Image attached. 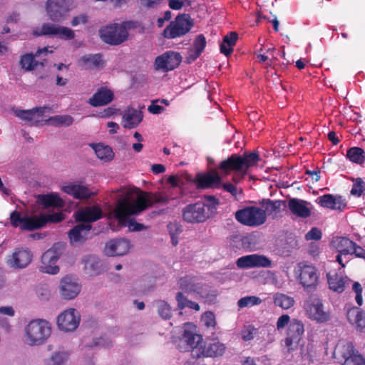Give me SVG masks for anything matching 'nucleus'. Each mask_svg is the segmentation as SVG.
<instances>
[{"instance_id":"1","label":"nucleus","mask_w":365,"mask_h":365,"mask_svg":"<svg viewBox=\"0 0 365 365\" xmlns=\"http://www.w3.org/2000/svg\"><path fill=\"white\" fill-rule=\"evenodd\" d=\"M168 197L162 193L142 192L138 189L124 190L117 201L113 210L115 217L132 232L141 231L146 227L133 219H127L128 216L136 215L154 204L165 205Z\"/></svg>"},{"instance_id":"2","label":"nucleus","mask_w":365,"mask_h":365,"mask_svg":"<svg viewBox=\"0 0 365 365\" xmlns=\"http://www.w3.org/2000/svg\"><path fill=\"white\" fill-rule=\"evenodd\" d=\"M259 160L257 152H245L243 155L234 154L227 159L221 161L219 168L226 174L232 170L241 179L246 175L250 168L257 164Z\"/></svg>"},{"instance_id":"3","label":"nucleus","mask_w":365,"mask_h":365,"mask_svg":"<svg viewBox=\"0 0 365 365\" xmlns=\"http://www.w3.org/2000/svg\"><path fill=\"white\" fill-rule=\"evenodd\" d=\"M51 334L50 323L41 319L30 321L24 329V342L29 346L43 344Z\"/></svg>"},{"instance_id":"4","label":"nucleus","mask_w":365,"mask_h":365,"mask_svg":"<svg viewBox=\"0 0 365 365\" xmlns=\"http://www.w3.org/2000/svg\"><path fill=\"white\" fill-rule=\"evenodd\" d=\"M137 26L138 23L134 21L110 24L102 27L99 30V35L103 42L112 46H118L127 41L128 31L135 29Z\"/></svg>"},{"instance_id":"5","label":"nucleus","mask_w":365,"mask_h":365,"mask_svg":"<svg viewBox=\"0 0 365 365\" xmlns=\"http://www.w3.org/2000/svg\"><path fill=\"white\" fill-rule=\"evenodd\" d=\"M62 220L58 215H48L35 217L21 216L20 212L14 211L10 215L11 223L14 227H20L22 230H34L46 225L48 222H59Z\"/></svg>"},{"instance_id":"6","label":"nucleus","mask_w":365,"mask_h":365,"mask_svg":"<svg viewBox=\"0 0 365 365\" xmlns=\"http://www.w3.org/2000/svg\"><path fill=\"white\" fill-rule=\"evenodd\" d=\"M193 26V20L189 14H178L163 30V36L168 39L182 37L187 34Z\"/></svg>"},{"instance_id":"7","label":"nucleus","mask_w":365,"mask_h":365,"mask_svg":"<svg viewBox=\"0 0 365 365\" xmlns=\"http://www.w3.org/2000/svg\"><path fill=\"white\" fill-rule=\"evenodd\" d=\"M21 120L29 126L41 127L53 125L56 127L69 126L73 122L71 115H18Z\"/></svg>"},{"instance_id":"8","label":"nucleus","mask_w":365,"mask_h":365,"mask_svg":"<svg viewBox=\"0 0 365 365\" xmlns=\"http://www.w3.org/2000/svg\"><path fill=\"white\" fill-rule=\"evenodd\" d=\"M235 219L242 225L250 227H258L267 220L265 211L256 206H247L235 213Z\"/></svg>"},{"instance_id":"9","label":"nucleus","mask_w":365,"mask_h":365,"mask_svg":"<svg viewBox=\"0 0 365 365\" xmlns=\"http://www.w3.org/2000/svg\"><path fill=\"white\" fill-rule=\"evenodd\" d=\"M65 250V245L56 243L52 247L46 251L41 256V264L39 270L43 273L56 274L59 272V267L55 265Z\"/></svg>"},{"instance_id":"10","label":"nucleus","mask_w":365,"mask_h":365,"mask_svg":"<svg viewBox=\"0 0 365 365\" xmlns=\"http://www.w3.org/2000/svg\"><path fill=\"white\" fill-rule=\"evenodd\" d=\"M297 279L307 292H313L318 284L319 274L317 269L304 262H300L295 269Z\"/></svg>"},{"instance_id":"11","label":"nucleus","mask_w":365,"mask_h":365,"mask_svg":"<svg viewBox=\"0 0 365 365\" xmlns=\"http://www.w3.org/2000/svg\"><path fill=\"white\" fill-rule=\"evenodd\" d=\"M210 217V212L207 210L206 205L202 202L188 205L182 210L183 220L188 223L203 222Z\"/></svg>"},{"instance_id":"12","label":"nucleus","mask_w":365,"mask_h":365,"mask_svg":"<svg viewBox=\"0 0 365 365\" xmlns=\"http://www.w3.org/2000/svg\"><path fill=\"white\" fill-rule=\"evenodd\" d=\"M336 351L344 359L343 365H365L364 359L355 351L351 342L339 344L336 347Z\"/></svg>"},{"instance_id":"13","label":"nucleus","mask_w":365,"mask_h":365,"mask_svg":"<svg viewBox=\"0 0 365 365\" xmlns=\"http://www.w3.org/2000/svg\"><path fill=\"white\" fill-rule=\"evenodd\" d=\"M309 317L318 322H326L330 319V314L324 309L322 301L317 297L310 298L305 304Z\"/></svg>"},{"instance_id":"14","label":"nucleus","mask_w":365,"mask_h":365,"mask_svg":"<svg viewBox=\"0 0 365 365\" xmlns=\"http://www.w3.org/2000/svg\"><path fill=\"white\" fill-rule=\"evenodd\" d=\"M80 320L79 312L75 309H68L58 315L57 325L63 331H73L78 327Z\"/></svg>"},{"instance_id":"15","label":"nucleus","mask_w":365,"mask_h":365,"mask_svg":"<svg viewBox=\"0 0 365 365\" xmlns=\"http://www.w3.org/2000/svg\"><path fill=\"white\" fill-rule=\"evenodd\" d=\"M181 61L182 56L179 53L168 51L155 58V66L158 70L167 72L178 67Z\"/></svg>"},{"instance_id":"16","label":"nucleus","mask_w":365,"mask_h":365,"mask_svg":"<svg viewBox=\"0 0 365 365\" xmlns=\"http://www.w3.org/2000/svg\"><path fill=\"white\" fill-rule=\"evenodd\" d=\"M304 332L303 323L296 319L291 321L288 327L287 336L284 340L289 351L295 349L302 339Z\"/></svg>"},{"instance_id":"17","label":"nucleus","mask_w":365,"mask_h":365,"mask_svg":"<svg viewBox=\"0 0 365 365\" xmlns=\"http://www.w3.org/2000/svg\"><path fill=\"white\" fill-rule=\"evenodd\" d=\"M73 0H48L46 11L53 21H60L69 11Z\"/></svg>"},{"instance_id":"18","label":"nucleus","mask_w":365,"mask_h":365,"mask_svg":"<svg viewBox=\"0 0 365 365\" xmlns=\"http://www.w3.org/2000/svg\"><path fill=\"white\" fill-rule=\"evenodd\" d=\"M83 270L88 277L99 275L107 270L103 261L96 255H88L81 258Z\"/></svg>"},{"instance_id":"19","label":"nucleus","mask_w":365,"mask_h":365,"mask_svg":"<svg viewBox=\"0 0 365 365\" xmlns=\"http://www.w3.org/2000/svg\"><path fill=\"white\" fill-rule=\"evenodd\" d=\"M76 222L89 223L91 225L103 217V212L98 205L86 206L78 210L74 213Z\"/></svg>"},{"instance_id":"20","label":"nucleus","mask_w":365,"mask_h":365,"mask_svg":"<svg viewBox=\"0 0 365 365\" xmlns=\"http://www.w3.org/2000/svg\"><path fill=\"white\" fill-rule=\"evenodd\" d=\"M33 255L28 249L16 248L8 256L7 264L12 268L23 269L27 267L32 260Z\"/></svg>"},{"instance_id":"21","label":"nucleus","mask_w":365,"mask_h":365,"mask_svg":"<svg viewBox=\"0 0 365 365\" xmlns=\"http://www.w3.org/2000/svg\"><path fill=\"white\" fill-rule=\"evenodd\" d=\"M38 35L56 36L64 40H71L75 37L74 31L72 29L51 23L43 24Z\"/></svg>"},{"instance_id":"22","label":"nucleus","mask_w":365,"mask_h":365,"mask_svg":"<svg viewBox=\"0 0 365 365\" xmlns=\"http://www.w3.org/2000/svg\"><path fill=\"white\" fill-rule=\"evenodd\" d=\"M81 291V285L77 279L70 276H66L60 282L59 292L61 297L66 300L74 299Z\"/></svg>"},{"instance_id":"23","label":"nucleus","mask_w":365,"mask_h":365,"mask_svg":"<svg viewBox=\"0 0 365 365\" xmlns=\"http://www.w3.org/2000/svg\"><path fill=\"white\" fill-rule=\"evenodd\" d=\"M130 242L125 238L111 240L106 244L104 252L108 256H122L128 253Z\"/></svg>"},{"instance_id":"24","label":"nucleus","mask_w":365,"mask_h":365,"mask_svg":"<svg viewBox=\"0 0 365 365\" xmlns=\"http://www.w3.org/2000/svg\"><path fill=\"white\" fill-rule=\"evenodd\" d=\"M226 346L220 341H212L207 345L201 346L200 349H195L193 358L198 359L201 356L219 357L224 354Z\"/></svg>"},{"instance_id":"25","label":"nucleus","mask_w":365,"mask_h":365,"mask_svg":"<svg viewBox=\"0 0 365 365\" xmlns=\"http://www.w3.org/2000/svg\"><path fill=\"white\" fill-rule=\"evenodd\" d=\"M236 264L238 267L242 269L269 267L271 265V261L263 255H250L237 259Z\"/></svg>"},{"instance_id":"26","label":"nucleus","mask_w":365,"mask_h":365,"mask_svg":"<svg viewBox=\"0 0 365 365\" xmlns=\"http://www.w3.org/2000/svg\"><path fill=\"white\" fill-rule=\"evenodd\" d=\"M194 327L192 323L184 324L183 334L180 341L187 344V351L191 350L192 356L195 349H200L202 345V337L201 335L194 333L190 328Z\"/></svg>"},{"instance_id":"27","label":"nucleus","mask_w":365,"mask_h":365,"mask_svg":"<svg viewBox=\"0 0 365 365\" xmlns=\"http://www.w3.org/2000/svg\"><path fill=\"white\" fill-rule=\"evenodd\" d=\"M48 52V48L44 47L43 48L38 49L35 53H30L23 55L20 59L21 68L29 71L34 70L38 65L44 66L46 59L36 60V58L40 57L41 54L46 55Z\"/></svg>"},{"instance_id":"28","label":"nucleus","mask_w":365,"mask_h":365,"mask_svg":"<svg viewBox=\"0 0 365 365\" xmlns=\"http://www.w3.org/2000/svg\"><path fill=\"white\" fill-rule=\"evenodd\" d=\"M92 225L89 223L80 222L68 232L71 243L73 245H82L88 239Z\"/></svg>"},{"instance_id":"29","label":"nucleus","mask_w":365,"mask_h":365,"mask_svg":"<svg viewBox=\"0 0 365 365\" xmlns=\"http://www.w3.org/2000/svg\"><path fill=\"white\" fill-rule=\"evenodd\" d=\"M317 202L323 207L338 211H342L346 206V202L341 196L331 194H326L319 197Z\"/></svg>"},{"instance_id":"30","label":"nucleus","mask_w":365,"mask_h":365,"mask_svg":"<svg viewBox=\"0 0 365 365\" xmlns=\"http://www.w3.org/2000/svg\"><path fill=\"white\" fill-rule=\"evenodd\" d=\"M310 203L302 199L291 198L288 201V208L291 212L299 218H307L311 216Z\"/></svg>"},{"instance_id":"31","label":"nucleus","mask_w":365,"mask_h":365,"mask_svg":"<svg viewBox=\"0 0 365 365\" xmlns=\"http://www.w3.org/2000/svg\"><path fill=\"white\" fill-rule=\"evenodd\" d=\"M195 182L200 188L218 187L221 184V178L216 171H211L205 174H197Z\"/></svg>"},{"instance_id":"32","label":"nucleus","mask_w":365,"mask_h":365,"mask_svg":"<svg viewBox=\"0 0 365 365\" xmlns=\"http://www.w3.org/2000/svg\"><path fill=\"white\" fill-rule=\"evenodd\" d=\"M113 99V93L106 87L99 88L93 96L89 99V103L94 106H106L110 103Z\"/></svg>"},{"instance_id":"33","label":"nucleus","mask_w":365,"mask_h":365,"mask_svg":"<svg viewBox=\"0 0 365 365\" xmlns=\"http://www.w3.org/2000/svg\"><path fill=\"white\" fill-rule=\"evenodd\" d=\"M346 317L349 323L355 325L359 331L365 333V312L357 307H353L348 310Z\"/></svg>"},{"instance_id":"34","label":"nucleus","mask_w":365,"mask_h":365,"mask_svg":"<svg viewBox=\"0 0 365 365\" xmlns=\"http://www.w3.org/2000/svg\"><path fill=\"white\" fill-rule=\"evenodd\" d=\"M63 190L76 199H88L93 194L87 187L78 184L64 186Z\"/></svg>"},{"instance_id":"35","label":"nucleus","mask_w":365,"mask_h":365,"mask_svg":"<svg viewBox=\"0 0 365 365\" xmlns=\"http://www.w3.org/2000/svg\"><path fill=\"white\" fill-rule=\"evenodd\" d=\"M260 204L264 208L265 214L271 215L273 218L279 215L282 207H285V201L271 200L270 199H263Z\"/></svg>"},{"instance_id":"36","label":"nucleus","mask_w":365,"mask_h":365,"mask_svg":"<svg viewBox=\"0 0 365 365\" xmlns=\"http://www.w3.org/2000/svg\"><path fill=\"white\" fill-rule=\"evenodd\" d=\"M70 354L67 351L58 350L44 360V365H68Z\"/></svg>"},{"instance_id":"37","label":"nucleus","mask_w":365,"mask_h":365,"mask_svg":"<svg viewBox=\"0 0 365 365\" xmlns=\"http://www.w3.org/2000/svg\"><path fill=\"white\" fill-rule=\"evenodd\" d=\"M327 279L329 288L334 292L341 293L344 291L346 286H349L351 280L347 277H342L336 274H327Z\"/></svg>"},{"instance_id":"38","label":"nucleus","mask_w":365,"mask_h":365,"mask_svg":"<svg viewBox=\"0 0 365 365\" xmlns=\"http://www.w3.org/2000/svg\"><path fill=\"white\" fill-rule=\"evenodd\" d=\"M179 284L182 292L197 295H198L202 286V284L197 282L195 279L188 277L181 278Z\"/></svg>"},{"instance_id":"39","label":"nucleus","mask_w":365,"mask_h":365,"mask_svg":"<svg viewBox=\"0 0 365 365\" xmlns=\"http://www.w3.org/2000/svg\"><path fill=\"white\" fill-rule=\"evenodd\" d=\"M238 39V34L235 31H231L222 38L220 45V52L226 56H229L233 52V47Z\"/></svg>"},{"instance_id":"40","label":"nucleus","mask_w":365,"mask_h":365,"mask_svg":"<svg viewBox=\"0 0 365 365\" xmlns=\"http://www.w3.org/2000/svg\"><path fill=\"white\" fill-rule=\"evenodd\" d=\"M354 242L345 237H335L332 239V245L341 255L344 256L351 253Z\"/></svg>"},{"instance_id":"41","label":"nucleus","mask_w":365,"mask_h":365,"mask_svg":"<svg viewBox=\"0 0 365 365\" xmlns=\"http://www.w3.org/2000/svg\"><path fill=\"white\" fill-rule=\"evenodd\" d=\"M38 202L43 205L45 207H61L63 205V202L61 198L56 195H40L38 196Z\"/></svg>"},{"instance_id":"42","label":"nucleus","mask_w":365,"mask_h":365,"mask_svg":"<svg viewBox=\"0 0 365 365\" xmlns=\"http://www.w3.org/2000/svg\"><path fill=\"white\" fill-rule=\"evenodd\" d=\"M93 148L96 156L104 161H110L114 157V153L110 147L102 144L93 145Z\"/></svg>"},{"instance_id":"43","label":"nucleus","mask_w":365,"mask_h":365,"mask_svg":"<svg viewBox=\"0 0 365 365\" xmlns=\"http://www.w3.org/2000/svg\"><path fill=\"white\" fill-rule=\"evenodd\" d=\"M274 303L276 306L283 309H288L294 304V300L292 297L282 293H277L274 296Z\"/></svg>"},{"instance_id":"44","label":"nucleus","mask_w":365,"mask_h":365,"mask_svg":"<svg viewBox=\"0 0 365 365\" xmlns=\"http://www.w3.org/2000/svg\"><path fill=\"white\" fill-rule=\"evenodd\" d=\"M346 157L353 163L362 164L365 160V153L359 147H353L347 150Z\"/></svg>"},{"instance_id":"45","label":"nucleus","mask_w":365,"mask_h":365,"mask_svg":"<svg viewBox=\"0 0 365 365\" xmlns=\"http://www.w3.org/2000/svg\"><path fill=\"white\" fill-rule=\"evenodd\" d=\"M81 61L87 66L88 68L99 67L103 64L102 55L100 53L85 55L82 56Z\"/></svg>"},{"instance_id":"46","label":"nucleus","mask_w":365,"mask_h":365,"mask_svg":"<svg viewBox=\"0 0 365 365\" xmlns=\"http://www.w3.org/2000/svg\"><path fill=\"white\" fill-rule=\"evenodd\" d=\"M154 305L160 317L164 319H168L171 317L172 309L167 302L164 300H156L154 302Z\"/></svg>"},{"instance_id":"47","label":"nucleus","mask_w":365,"mask_h":365,"mask_svg":"<svg viewBox=\"0 0 365 365\" xmlns=\"http://www.w3.org/2000/svg\"><path fill=\"white\" fill-rule=\"evenodd\" d=\"M13 114H44L52 112V108L49 106L35 107L31 109L21 110L19 108H12Z\"/></svg>"},{"instance_id":"48","label":"nucleus","mask_w":365,"mask_h":365,"mask_svg":"<svg viewBox=\"0 0 365 365\" xmlns=\"http://www.w3.org/2000/svg\"><path fill=\"white\" fill-rule=\"evenodd\" d=\"M198 295L204 299L205 302L212 304L215 302L217 292L215 289H210L208 286L202 284Z\"/></svg>"},{"instance_id":"49","label":"nucleus","mask_w":365,"mask_h":365,"mask_svg":"<svg viewBox=\"0 0 365 365\" xmlns=\"http://www.w3.org/2000/svg\"><path fill=\"white\" fill-rule=\"evenodd\" d=\"M112 346V341L106 336L94 338L89 344L91 348H108Z\"/></svg>"},{"instance_id":"50","label":"nucleus","mask_w":365,"mask_h":365,"mask_svg":"<svg viewBox=\"0 0 365 365\" xmlns=\"http://www.w3.org/2000/svg\"><path fill=\"white\" fill-rule=\"evenodd\" d=\"M143 120V115H123L122 124L126 128H135Z\"/></svg>"},{"instance_id":"51","label":"nucleus","mask_w":365,"mask_h":365,"mask_svg":"<svg viewBox=\"0 0 365 365\" xmlns=\"http://www.w3.org/2000/svg\"><path fill=\"white\" fill-rule=\"evenodd\" d=\"M262 302V299L258 297L255 296H247L241 298L237 302V305L240 308L252 307L254 305L259 304Z\"/></svg>"},{"instance_id":"52","label":"nucleus","mask_w":365,"mask_h":365,"mask_svg":"<svg viewBox=\"0 0 365 365\" xmlns=\"http://www.w3.org/2000/svg\"><path fill=\"white\" fill-rule=\"evenodd\" d=\"M206 46V38L202 34L198 35L194 42L195 53L199 56Z\"/></svg>"},{"instance_id":"53","label":"nucleus","mask_w":365,"mask_h":365,"mask_svg":"<svg viewBox=\"0 0 365 365\" xmlns=\"http://www.w3.org/2000/svg\"><path fill=\"white\" fill-rule=\"evenodd\" d=\"M206 207L207 210L210 212V215L215 211L217 205L219 204L218 200L212 195H207L205 197Z\"/></svg>"},{"instance_id":"54","label":"nucleus","mask_w":365,"mask_h":365,"mask_svg":"<svg viewBox=\"0 0 365 365\" xmlns=\"http://www.w3.org/2000/svg\"><path fill=\"white\" fill-rule=\"evenodd\" d=\"M145 110V106L143 104H132L127 107L124 114H143Z\"/></svg>"},{"instance_id":"55","label":"nucleus","mask_w":365,"mask_h":365,"mask_svg":"<svg viewBox=\"0 0 365 365\" xmlns=\"http://www.w3.org/2000/svg\"><path fill=\"white\" fill-rule=\"evenodd\" d=\"M202 321L207 327H215V316L212 312H206L202 317Z\"/></svg>"},{"instance_id":"56","label":"nucleus","mask_w":365,"mask_h":365,"mask_svg":"<svg viewBox=\"0 0 365 365\" xmlns=\"http://www.w3.org/2000/svg\"><path fill=\"white\" fill-rule=\"evenodd\" d=\"M175 298L178 302V307L180 309H183L184 308L187 307L190 301L186 296H185L184 292H178Z\"/></svg>"},{"instance_id":"57","label":"nucleus","mask_w":365,"mask_h":365,"mask_svg":"<svg viewBox=\"0 0 365 365\" xmlns=\"http://www.w3.org/2000/svg\"><path fill=\"white\" fill-rule=\"evenodd\" d=\"M363 184L364 182L362 179L357 178L351 190V194L353 195L360 196L364 190Z\"/></svg>"},{"instance_id":"58","label":"nucleus","mask_w":365,"mask_h":365,"mask_svg":"<svg viewBox=\"0 0 365 365\" xmlns=\"http://www.w3.org/2000/svg\"><path fill=\"white\" fill-rule=\"evenodd\" d=\"M255 333L256 329L249 326L241 331V336L243 340L250 341L254 338Z\"/></svg>"},{"instance_id":"59","label":"nucleus","mask_w":365,"mask_h":365,"mask_svg":"<svg viewBox=\"0 0 365 365\" xmlns=\"http://www.w3.org/2000/svg\"><path fill=\"white\" fill-rule=\"evenodd\" d=\"M222 187L235 198H237L238 195H240L242 193V190H238V188L232 183H225L222 185Z\"/></svg>"},{"instance_id":"60","label":"nucleus","mask_w":365,"mask_h":365,"mask_svg":"<svg viewBox=\"0 0 365 365\" xmlns=\"http://www.w3.org/2000/svg\"><path fill=\"white\" fill-rule=\"evenodd\" d=\"M305 238L307 240H319L322 238V232L321 231L317 228V227H312L310 231H309L305 235Z\"/></svg>"},{"instance_id":"61","label":"nucleus","mask_w":365,"mask_h":365,"mask_svg":"<svg viewBox=\"0 0 365 365\" xmlns=\"http://www.w3.org/2000/svg\"><path fill=\"white\" fill-rule=\"evenodd\" d=\"M158 101L159 100L153 101L151 105L148 107V110L150 113L158 114L162 112H164V107L156 104Z\"/></svg>"},{"instance_id":"62","label":"nucleus","mask_w":365,"mask_h":365,"mask_svg":"<svg viewBox=\"0 0 365 365\" xmlns=\"http://www.w3.org/2000/svg\"><path fill=\"white\" fill-rule=\"evenodd\" d=\"M350 255H354L356 257L365 259V250L354 242Z\"/></svg>"},{"instance_id":"63","label":"nucleus","mask_w":365,"mask_h":365,"mask_svg":"<svg viewBox=\"0 0 365 365\" xmlns=\"http://www.w3.org/2000/svg\"><path fill=\"white\" fill-rule=\"evenodd\" d=\"M170 235H178L182 232L181 227L176 222H170L168 225Z\"/></svg>"},{"instance_id":"64","label":"nucleus","mask_w":365,"mask_h":365,"mask_svg":"<svg viewBox=\"0 0 365 365\" xmlns=\"http://www.w3.org/2000/svg\"><path fill=\"white\" fill-rule=\"evenodd\" d=\"M290 318L287 314H283L280 316L277 322V329H281L284 328L289 322Z\"/></svg>"}]
</instances>
